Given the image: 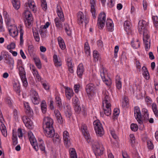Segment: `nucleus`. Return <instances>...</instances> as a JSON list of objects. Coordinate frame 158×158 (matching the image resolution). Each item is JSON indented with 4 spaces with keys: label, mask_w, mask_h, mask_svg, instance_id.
<instances>
[{
    "label": "nucleus",
    "mask_w": 158,
    "mask_h": 158,
    "mask_svg": "<svg viewBox=\"0 0 158 158\" xmlns=\"http://www.w3.org/2000/svg\"><path fill=\"white\" fill-rule=\"evenodd\" d=\"M53 119L48 117H45L44 119L43 128L45 135L48 137H53V141L54 143H59L60 141V138L57 134L55 135V131L53 127Z\"/></svg>",
    "instance_id": "obj_1"
},
{
    "label": "nucleus",
    "mask_w": 158,
    "mask_h": 158,
    "mask_svg": "<svg viewBox=\"0 0 158 158\" xmlns=\"http://www.w3.org/2000/svg\"><path fill=\"white\" fill-rule=\"evenodd\" d=\"M148 23L145 21L140 20L138 24V30L140 33L143 32V40L145 45V48L146 51H148L150 48V36L148 31L147 30V26Z\"/></svg>",
    "instance_id": "obj_2"
},
{
    "label": "nucleus",
    "mask_w": 158,
    "mask_h": 158,
    "mask_svg": "<svg viewBox=\"0 0 158 158\" xmlns=\"http://www.w3.org/2000/svg\"><path fill=\"white\" fill-rule=\"evenodd\" d=\"M93 124L96 134L98 136H102L104 134V131L102 124L99 120L94 121Z\"/></svg>",
    "instance_id": "obj_3"
},
{
    "label": "nucleus",
    "mask_w": 158,
    "mask_h": 158,
    "mask_svg": "<svg viewBox=\"0 0 158 158\" xmlns=\"http://www.w3.org/2000/svg\"><path fill=\"white\" fill-rule=\"evenodd\" d=\"M93 147L94 151L96 155H100L103 153L104 150L103 146L100 142H94Z\"/></svg>",
    "instance_id": "obj_4"
},
{
    "label": "nucleus",
    "mask_w": 158,
    "mask_h": 158,
    "mask_svg": "<svg viewBox=\"0 0 158 158\" xmlns=\"http://www.w3.org/2000/svg\"><path fill=\"white\" fill-rule=\"evenodd\" d=\"M19 74L23 83V85L24 87H26L27 86L28 84L24 69L23 67L21 66H19Z\"/></svg>",
    "instance_id": "obj_5"
},
{
    "label": "nucleus",
    "mask_w": 158,
    "mask_h": 158,
    "mask_svg": "<svg viewBox=\"0 0 158 158\" xmlns=\"http://www.w3.org/2000/svg\"><path fill=\"white\" fill-rule=\"evenodd\" d=\"M106 20V15L104 12L100 14L98 21V24L100 29H102L105 25Z\"/></svg>",
    "instance_id": "obj_6"
},
{
    "label": "nucleus",
    "mask_w": 158,
    "mask_h": 158,
    "mask_svg": "<svg viewBox=\"0 0 158 158\" xmlns=\"http://www.w3.org/2000/svg\"><path fill=\"white\" fill-rule=\"evenodd\" d=\"M28 135L29 140L32 146L36 151H37L39 149L37 143L31 131H29L28 132Z\"/></svg>",
    "instance_id": "obj_7"
},
{
    "label": "nucleus",
    "mask_w": 158,
    "mask_h": 158,
    "mask_svg": "<svg viewBox=\"0 0 158 158\" xmlns=\"http://www.w3.org/2000/svg\"><path fill=\"white\" fill-rule=\"evenodd\" d=\"M77 22L80 25H82L84 22L85 26L88 23L89 19L86 17H84L83 13L81 11L79 12L77 15Z\"/></svg>",
    "instance_id": "obj_8"
},
{
    "label": "nucleus",
    "mask_w": 158,
    "mask_h": 158,
    "mask_svg": "<svg viewBox=\"0 0 158 158\" xmlns=\"http://www.w3.org/2000/svg\"><path fill=\"white\" fill-rule=\"evenodd\" d=\"M19 31V32L20 33V44H23V36L24 33V31L23 30V28L20 25L18 27V28L17 30H15L13 32L10 34V35L13 37H15L17 36L18 34V31Z\"/></svg>",
    "instance_id": "obj_9"
},
{
    "label": "nucleus",
    "mask_w": 158,
    "mask_h": 158,
    "mask_svg": "<svg viewBox=\"0 0 158 158\" xmlns=\"http://www.w3.org/2000/svg\"><path fill=\"white\" fill-rule=\"evenodd\" d=\"M30 96L33 103L35 105L38 104L40 102V98H39L38 93L35 90H32L30 92Z\"/></svg>",
    "instance_id": "obj_10"
},
{
    "label": "nucleus",
    "mask_w": 158,
    "mask_h": 158,
    "mask_svg": "<svg viewBox=\"0 0 158 158\" xmlns=\"http://www.w3.org/2000/svg\"><path fill=\"white\" fill-rule=\"evenodd\" d=\"M63 139L65 146L66 148L69 147L71 145L70 138L68 132L65 131L63 133Z\"/></svg>",
    "instance_id": "obj_11"
},
{
    "label": "nucleus",
    "mask_w": 158,
    "mask_h": 158,
    "mask_svg": "<svg viewBox=\"0 0 158 158\" xmlns=\"http://www.w3.org/2000/svg\"><path fill=\"white\" fill-rule=\"evenodd\" d=\"M86 89L89 98L91 99L92 98V95L94 94V91L95 89L94 85L93 84L89 83L86 85Z\"/></svg>",
    "instance_id": "obj_12"
},
{
    "label": "nucleus",
    "mask_w": 158,
    "mask_h": 158,
    "mask_svg": "<svg viewBox=\"0 0 158 158\" xmlns=\"http://www.w3.org/2000/svg\"><path fill=\"white\" fill-rule=\"evenodd\" d=\"M134 116L135 118L137 120L138 123L141 124L143 123V121L141 119V113L139 107L138 106H135L134 109Z\"/></svg>",
    "instance_id": "obj_13"
},
{
    "label": "nucleus",
    "mask_w": 158,
    "mask_h": 158,
    "mask_svg": "<svg viewBox=\"0 0 158 158\" xmlns=\"http://www.w3.org/2000/svg\"><path fill=\"white\" fill-rule=\"evenodd\" d=\"M81 130L83 135L86 139L87 142L89 143L90 142L89 139L90 136L87 131V126L85 124H82V125Z\"/></svg>",
    "instance_id": "obj_14"
},
{
    "label": "nucleus",
    "mask_w": 158,
    "mask_h": 158,
    "mask_svg": "<svg viewBox=\"0 0 158 158\" xmlns=\"http://www.w3.org/2000/svg\"><path fill=\"white\" fill-rule=\"evenodd\" d=\"M22 119L23 122L25 126L29 129H31L32 128V122L31 119L26 116H23Z\"/></svg>",
    "instance_id": "obj_15"
},
{
    "label": "nucleus",
    "mask_w": 158,
    "mask_h": 158,
    "mask_svg": "<svg viewBox=\"0 0 158 158\" xmlns=\"http://www.w3.org/2000/svg\"><path fill=\"white\" fill-rule=\"evenodd\" d=\"M102 97L103 99L102 105H111L110 97L107 92H105L103 93Z\"/></svg>",
    "instance_id": "obj_16"
},
{
    "label": "nucleus",
    "mask_w": 158,
    "mask_h": 158,
    "mask_svg": "<svg viewBox=\"0 0 158 158\" xmlns=\"http://www.w3.org/2000/svg\"><path fill=\"white\" fill-rule=\"evenodd\" d=\"M64 111L66 117L70 118L72 115V112L70 106L66 103L64 105Z\"/></svg>",
    "instance_id": "obj_17"
},
{
    "label": "nucleus",
    "mask_w": 158,
    "mask_h": 158,
    "mask_svg": "<svg viewBox=\"0 0 158 158\" xmlns=\"http://www.w3.org/2000/svg\"><path fill=\"white\" fill-rule=\"evenodd\" d=\"M5 62L9 65V66L11 70L13 69L14 68V61L13 58L8 56L5 58Z\"/></svg>",
    "instance_id": "obj_18"
},
{
    "label": "nucleus",
    "mask_w": 158,
    "mask_h": 158,
    "mask_svg": "<svg viewBox=\"0 0 158 158\" xmlns=\"http://www.w3.org/2000/svg\"><path fill=\"white\" fill-rule=\"evenodd\" d=\"M24 14L25 16L28 25H30L31 24L32 19L31 13L28 10H25L24 12Z\"/></svg>",
    "instance_id": "obj_19"
},
{
    "label": "nucleus",
    "mask_w": 158,
    "mask_h": 158,
    "mask_svg": "<svg viewBox=\"0 0 158 158\" xmlns=\"http://www.w3.org/2000/svg\"><path fill=\"white\" fill-rule=\"evenodd\" d=\"M105 75L106 74L104 72V70L102 69L101 70L100 75L103 81L105 83L106 85L110 86L111 84V80L110 79H108L106 78L105 77Z\"/></svg>",
    "instance_id": "obj_20"
},
{
    "label": "nucleus",
    "mask_w": 158,
    "mask_h": 158,
    "mask_svg": "<svg viewBox=\"0 0 158 158\" xmlns=\"http://www.w3.org/2000/svg\"><path fill=\"white\" fill-rule=\"evenodd\" d=\"M90 2L91 4V12L93 18L95 19L97 15L94 7L96 5L95 1L94 0H90Z\"/></svg>",
    "instance_id": "obj_21"
},
{
    "label": "nucleus",
    "mask_w": 158,
    "mask_h": 158,
    "mask_svg": "<svg viewBox=\"0 0 158 158\" xmlns=\"http://www.w3.org/2000/svg\"><path fill=\"white\" fill-rule=\"evenodd\" d=\"M25 5L26 7V9H28V7H29L34 12H35L36 11V8L34 2H31L30 1H28L27 3H25Z\"/></svg>",
    "instance_id": "obj_22"
},
{
    "label": "nucleus",
    "mask_w": 158,
    "mask_h": 158,
    "mask_svg": "<svg viewBox=\"0 0 158 158\" xmlns=\"http://www.w3.org/2000/svg\"><path fill=\"white\" fill-rule=\"evenodd\" d=\"M107 30L109 31L112 32L114 30V24L112 21L110 19H107L106 23Z\"/></svg>",
    "instance_id": "obj_23"
},
{
    "label": "nucleus",
    "mask_w": 158,
    "mask_h": 158,
    "mask_svg": "<svg viewBox=\"0 0 158 158\" xmlns=\"http://www.w3.org/2000/svg\"><path fill=\"white\" fill-rule=\"evenodd\" d=\"M124 28L127 34L131 32V24L130 21L127 20L124 22Z\"/></svg>",
    "instance_id": "obj_24"
},
{
    "label": "nucleus",
    "mask_w": 158,
    "mask_h": 158,
    "mask_svg": "<svg viewBox=\"0 0 158 158\" xmlns=\"http://www.w3.org/2000/svg\"><path fill=\"white\" fill-rule=\"evenodd\" d=\"M84 70L83 64L81 63L79 64L77 68V74L80 78L81 77Z\"/></svg>",
    "instance_id": "obj_25"
},
{
    "label": "nucleus",
    "mask_w": 158,
    "mask_h": 158,
    "mask_svg": "<svg viewBox=\"0 0 158 158\" xmlns=\"http://www.w3.org/2000/svg\"><path fill=\"white\" fill-rule=\"evenodd\" d=\"M54 21L57 28L61 30L62 29V22L64 21H62L59 18L56 17L54 19Z\"/></svg>",
    "instance_id": "obj_26"
},
{
    "label": "nucleus",
    "mask_w": 158,
    "mask_h": 158,
    "mask_svg": "<svg viewBox=\"0 0 158 158\" xmlns=\"http://www.w3.org/2000/svg\"><path fill=\"white\" fill-rule=\"evenodd\" d=\"M72 59L71 57H69L67 58L66 62L68 65V70L71 73H73L74 72V70L73 69V67L71 62Z\"/></svg>",
    "instance_id": "obj_27"
},
{
    "label": "nucleus",
    "mask_w": 158,
    "mask_h": 158,
    "mask_svg": "<svg viewBox=\"0 0 158 158\" xmlns=\"http://www.w3.org/2000/svg\"><path fill=\"white\" fill-rule=\"evenodd\" d=\"M105 114L106 116L110 115L111 112V105H102Z\"/></svg>",
    "instance_id": "obj_28"
},
{
    "label": "nucleus",
    "mask_w": 158,
    "mask_h": 158,
    "mask_svg": "<svg viewBox=\"0 0 158 158\" xmlns=\"http://www.w3.org/2000/svg\"><path fill=\"white\" fill-rule=\"evenodd\" d=\"M53 62L56 67H60L62 63L61 60L59 59H58V57L56 54L53 55Z\"/></svg>",
    "instance_id": "obj_29"
},
{
    "label": "nucleus",
    "mask_w": 158,
    "mask_h": 158,
    "mask_svg": "<svg viewBox=\"0 0 158 158\" xmlns=\"http://www.w3.org/2000/svg\"><path fill=\"white\" fill-rule=\"evenodd\" d=\"M56 12L57 15L58 16V18H60V19L62 21H64V14L60 7L57 6V10Z\"/></svg>",
    "instance_id": "obj_30"
},
{
    "label": "nucleus",
    "mask_w": 158,
    "mask_h": 158,
    "mask_svg": "<svg viewBox=\"0 0 158 158\" xmlns=\"http://www.w3.org/2000/svg\"><path fill=\"white\" fill-rule=\"evenodd\" d=\"M32 70L34 76L36 77L38 81H40L41 78L39 74L38 71L34 66L32 67Z\"/></svg>",
    "instance_id": "obj_31"
},
{
    "label": "nucleus",
    "mask_w": 158,
    "mask_h": 158,
    "mask_svg": "<svg viewBox=\"0 0 158 158\" xmlns=\"http://www.w3.org/2000/svg\"><path fill=\"white\" fill-rule=\"evenodd\" d=\"M65 94L67 98L70 100L73 95V90L70 88H67L65 90Z\"/></svg>",
    "instance_id": "obj_32"
},
{
    "label": "nucleus",
    "mask_w": 158,
    "mask_h": 158,
    "mask_svg": "<svg viewBox=\"0 0 158 158\" xmlns=\"http://www.w3.org/2000/svg\"><path fill=\"white\" fill-rule=\"evenodd\" d=\"M59 46L62 49H64L65 48V45L63 39L60 37H59L57 38Z\"/></svg>",
    "instance_id": "obj_33"
},
{
    "label": "nucleus",
    "mask_w": 158,
    "mask_h": 158,
    "mask_svg": "<svg viewBox=\"0 0 158 158\" xmlns=\"http://www.w3.org/2000/svg\"><path fill=\"white\" fill-rule=\"evenodd\" d=\"M13 88L14 90L15 91L16 93L20 95V85L17 82H15L13 84Z\"/></svg>",
    "instance_id": "obj_34"
},
{
    "label": "nucleus",
    "mask_w": 158,
    "mask_h": 158,
    "mask_svg": "<svg viewBox=\"0 0 158 158\" xmlns=\"http://www.w3.org/2000/svg\"><path fill=\"white\" fill-rule=\"evenodd\" d=\"M64 28L65 31L68 36H71L72 34V30L69 27V25L67 23L64 24Z\"/></svg>",
    "instance_id": "obj_35"
},
{
    "label": "nucleus",
    "mask_w": 158,
    "mask_h": 158,
    "mask_svg": "<svg viewBox=\"0 0 158 158\" xmlns=\"http://www.w3.org/2000/svg\"><path fill=\"white\" fill-rule=\"evenodd\" d=\"M115 84L117 88L120 89L122 87V82L119 77L117 76L115 80Z\"/></svg>",
    "instance_id": "obj_36"
},
{
    "label": "nucleus",
    "mask_w": 158,
    "mask_h": 158,
    "mask_svg": "<svg viewBox=\"0 0 158 158\" xmlns=\"http://www.w3.org/2000/svg\"><path fill=\"white\" fill-rule=\"evenodd\" d=\"M84 51L85 53L87 56L90 55V48L88 43L87 42H86L85 44Z\"/></svg>",
    "instance_id": "obj_37"
},
{
    "label": "nucleus",
    "mask_w": 158,
    "mask_h": 158,
    "mask_svg": "<svg viewBox=\"0 0 158 158\" xmlns=\"http://www.w3.org/2000/svg\"><path fill=\"white\" fill-rule=\"evenodd\" d=\"M12 140L13 145H15L18 144V141L17 136L14 130H13L12 133Z\"/></svg>",
    "instance_id": "obj_38"
},
{
    "label": "nucleus",
    "mask_w": 158,
    "mask_h": 158,
    "mask_svg": "<svg viewBox=\"0 0 158 158\" xmlns=\"http://www.w3.org/2000/svg\"><path fill=\"white\" fill-rule=\"evenodd\" d=\"M12 3L14 8L18 10L20 7V2L19 0H12Z\"/></svg>",
    "instance_id": "obj_39"
},
{
    "label": "nucleus",
    "mask_w": 158,
    "mask_h": 158,
    "mask_svg": "<svg viewBox=\"0 0 158 158\" xmlns=\"http://www.w3.org/2000/svg\"><path fill=\"white\" fill-rule=\"evenodd\" d=\"M35 64L37 67L39 69H40L42 67V65L40 60L38 57H34L33 58Z\"/></svg>",
    "instance_id": "obj_40"
},
{
    "label": "nucleus",
    "mask_w": 158,
    "mask_h": 158,
    "mask_svg": "<svg viewBox=\"0 0 158 158\" xmlns=\"http://www.w3.org/2000/svg\"><path fill=\"white\" fill-rule=\"evenodd\" d=\"M142 69L143 71V75L144 77L147 80L149 79V74L147 68L145 67H143L142 68Z\"/></svg>",
    "instance_id": "obj_41"
},
{
    "label": "nucleus",
    "mask_w": 158,
    "mask_h": 158,
    "mask_svg": "<svg viewBox=\"0 0 158 158\" xmlns=\"http://www.w3.org/2000/svg\"><path fill=\"white\" fill-rule=\"evenodd\" d=\"M24 105L26 110L25 112L27 114L29 113L31 114V113H33V111L30 108L28 103L25 102L24 103Z\"/></svg>",
    "instance_id": "obj_42"
},
{
    "label": "nucleus",
    "mask_w": 158,
    "mask_h": 158,
    "mask_svg": "<svg viewBox=\"0 0 158 158\" xmlns=\"http://www.w3.org/2000/svg\"><path fill=\"white\" fill-rule=\"evenodd\" d=\"M152 108L155 116L156 117H158V110L156 103H153L152 104Z\"/></svg>",
    "instance_id": "obj_43"
},
{
    "label": "nucleus",
    "mask_w": 158,
    "mask_h": 158,
    "mask_svg": "<svg viewBox=\"0 0 158 158\" xmlns=\"http://www.w3.org/2000/svg\"><path fill=\"white\" fill-rule=\"evenodd\" d=\"M93 56L94 61L95 62H97L100 59L99 54L98 52L96 50L93 51Z\"/></svg>",
    "instance_id": "obj_44"
},
{
    "label": "nucleus",
    "mask_w": 158,
    "mask_h": 158,
    "mask_svg": "<svg viewBox=\"0 0 158 158\" xmlns=\"http://www.w3.org/2000/svg\"><path fill=\"white\" fill-rule=\"evenodd\" d=\"M41 109L42 113L45 114L47 111V105L46 102L45 101H43L41 105Z\"/></svg>",
    "instance_id": "obj_45"
},
{
    "label": "nucleus",
    "mask_w": 158,
    "mask_h": 158,
    "mask_svg": "<svg viewBox=\"0 0 158 158\" xmlns=\"http://www.w3.org/2000/svg\"><path fill=\"white\" fill-rule=\"evenodd\" d=\"M131 44L132 46L134 48H137L139 47L140 46V43L139 41V40L137 39L135 41L132 40Z\"/></svg>",
    "instance_id": "obj_46"
},
{
    "label": "nucleus",
    "mask_w": 158,
    "mask_h": 158,
    "mask_svg": "<svg viewBox=\"0 0 158 158\" xmlns=\"http://www.w3.org/2000/svg\"><path fill=\"white\" fill-rule=\"evenodd\" d=\"M70 158H77V156L76 151L73 148H70L69 150Z\"/></svg>",
    "instance_id": "obj_47"
},
{
    "label": "nucleus",
    "mask_w": 158,
    "mask_h": 158,
    "mask_svg": "<svg viewBox=\"0 0 158 158\" xmlns=\"http://www.w3.org/2000/svg\"><path fill=\"white\" fill-rule=\"evenodd\" d=\"M55 102L56 106L59 107V108H61L62 106L61 100L60 98L57 96L55 98Z\"/></svg>",
    "instance_id": "obj_48"
},
{
    "label": "nucleus",
    "mask_w": 158,
    "mask_h": 158,
    "mask_svg": "<svg viewBox=\"0 0 158 158\" xmlns=\"http://www.w3.org/2000/svg\"><path fill=\"white\" fill-rule=\"evenodd\" d=\"M39 29V31L40 34L41 38L42 40L44 39L46 37V34L47 33V31L43 30L42 29L38 28Z\"/></svg>",
    "instance_id": "obj_49"
},
{
    "label": "nucleus",
    "mask_w": 158,
    "mask_h": 158,
    "mask_svg": "<svg viewBox=\"0 0 158 158\" xmlns=\"http://www.w3.org/2000/svg\"><path fill=\"white\" fill-rule=\"evenodd\" d=\"M39 148L42 151H45V147L44 143L42 139L39 140Z\"/></svg>",
    "instance_id": "obj_50"
},
{
    "label": "nucleus",
    "mask_w": 158,
    "mask_h": 158,
    "mask_svg": "<svg viewBox=\"0 0 158 158\" xmlns=\"http://www.w3.org/2000/svg\"><path fill=\"white\" fill-rule=\"evenodd\" d=\"M18 29L16 26L15 25H10L8 27V29L10 34L13 32V31L17 30Z\"/></svg>",
    "instance_id": "obj_51"
},
{
    "label": "nucleus",
    "mask_w": 158,
    "mask_h": 158,
    "mask_svg": "<svg viewBox=\"0 0 158 158\" xmlns=\"http://www.w3.org/2000/svg\"><path fill=\"white\" fill-rule=\"evenodd\" d=\"M142 112L143 114V117L145 119H148V118L149 114L148 110L145 108H143L142 109Z\"/></svg>",
    "instance_id": "obj_52"
},
{
    "label": "nucleus",
    "mask_w": 158,
    "mask_h": 158,
    "mask_svg": "<svg viewBox=\"0 0 158 158\" xmlns=\"http://www.w3.org/2000/svg\"><path fill=\"white\" fill-rule=\"evenodd\" d=\"M152 19L155 27L158 29V17L157 16H153Z\"/></svg>",
    "instance_id": "obj_53"
},
{
    "label": "nucleus",
    "mask_w": 158,
    "mask_h": 158,
    "mask_svg": "<svg viewBox=\"0 0 158 158\" xmlns=\"http://www.w3.org/2000/svg\"><path fill=\"white\" fill-rule=\"evenodd\" d=\"M33 33L35 40L37 42H39L40 38L38 31L33 30Z\"/></svg>",
    "instance_id": "obj_54"
},
{
    "label": "nucleus",
    "mask_w": 158,
    "mask_h": 158,
    "mask_svg": "<svg viewBox=\"0 0 158 158\" xmlns=\"http://www.w3.org/2000/svg\"><path fill=\"white\" fill-rule=\"evenodd\" d=\"M72 102L74 106L80 105V102L78 98L76 97H75L72 99Z\"/></svg>",
    "instance_id": "obj_55"
},
{
    "label": "nucleus",
    "mask_w": 158,
    "mask_h": 158,
    "mask_svg": "<svg viewBox=\"0 0 158 158\" xmlns=\"http://www.w3.org/2000/svg\"><path fill=\"white\" fill-rule=\"evenodd\" d=\"M131 128L132 131H136L138 129V127L136 124L132 123L131 125Z\"/></svg>",
    "instance_id": "obj_56"
},
{
    "label": "nucleus",
    "mask_w": 158,
    "mask_h": 158,
    "mask_svg": "<svg viewBox=\"0 0 158 158\" xmlns=\"http://www.w3.org/2000/svg\"><path fill=\"white\" fill-rule=\"evenodd\" d=\"M15 47V43L12 42L10 44L7 46V48L8 50H11V49H14Z\"/></svg>",
    "instance_id": "obj_57"
},
{
    "label": "nucleus",
    "mask_w": 158,
    "mask_h": 158,
    "mask_svg": "<svg viewBox=\"0 0 158 158\" xmlns=\"http://www.w3.org/2000/svg\"><path fill=\"white\" fill-rule=\"evenodd\" d=\"M50 25L49 22H47L44 25H41L40 27V28L43 29V30H45L47 31L46 28H48Z\"/></svg>",
    "instance_id": "obj_58"
},
{
    "label": "nucleus",
    "mask_w": 158,
    "mask_h": 158,
    "mask_svg": "<svg viewBox=\"0 0 158 158\" xmlns=\"http://www.w3.org/2000/svg\"><path fill=\"white\" fill-rule=\"evenodd\" d=\"M119 50V47L118 46H116L114 48V57L116 58L117 56V53Z\"/></svg>",
    "instance_id": "obj_59"
},
{
    "label": "nucleus",
    "mask_w": 158,
    "mask_h": 158,
    "mask_svg": "<svg viewBox=\"0 0 158 158\" xmlns=\"http://www.w3.org/2000/svg\"><path fill=\"white\" fill-rule=\"evenodd\" d=\"M74 106L76 112L77 113H79L81 110V108L80 107V105Z\"/></svg>",
    "instance_id": "obj_60"
},
{
    "label": "nucleus",
    "mask_w": 158,
    "mask_h": 158,
    "mask_svg": "<svg viewBox=\"0 0 158 158\" xmlns=\"http://www.w3.org/2000/svg\"><path fill=\"white\" fill-rule=\"evenodd\" d=\"M80 86L79 84H76L74 86V90L76 93H78L80 88Z\"/></svg>",
    "instance_id": "obj_61"
},
{
    "label": "nucleus",
    "mask_w": 158,
    "mask_h": 158,
    "mask_svg": "<svg viewBox=\"0 0 158 158\" xmlns=\"http://www.w3.org/2000/svg\"><path fill=\"white\" fill-rule=\"evenodd\" d=\"M123 104L122 106H125L127 104H128V101L127 98L125 97L124 98L123 101Z\"/></svg>",
    "instance_id": "obj_62"
},
{
    "label": "nucleus",
    "mask_w": 158,
    "mask_h": 158,
    "mask_svg": "<svg viewBox=\"0 0 158 158\" xmlns=\"http://www.w3.org/2000/svg\"><path fill=\"white\" fill-rule=\"evenodd\" d=\"M18 135L19 138H21L23 137V133L22 129L20 128H19L18 130Z\"/></svg>",
    "instance_id": "obj_63"
},
{
    "label": "nucleus",
    "mask_w": 158,
    "mask_h": 158,
    "mask_svg": "<svg viewBox=\"0 0 158 158\" xmlns=\"http://www.w3.org/2000/svg\"><path fill=\"white\" fill-rule=\"evenodd\" d=\"M110 134L113 138L115 139H117V136L116 134L115 131L114 130H112L110 131Z\"/></svg>",
    "instance_id": "obj_64"
}]
</instances>
